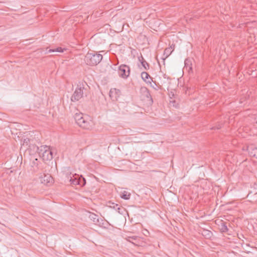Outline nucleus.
Masks as SVG:
<instances>
[{"label": "nucleus", "instance_id": "obj_1", "mask_svg": "<svg viewBox=\"0 0 257 257\" xmlns=\"http://www.w3.org/2000/svg\"><path fill=\"white\" fill-rule=\"evenodd\" d=\"M102 55L95 51L88 52L85 56L84 61L87 65L94 66L100 62Z\"/></svg>", "mask_w": 257, "mask_h": 257}, {"label": "nucleus", "instance_id": "obj_2", "mask_svg": "<svg viewBox=\"0 0 257 257\" xmlns=\"http://www.w3.org/2000/svg\"><path fill=\"white\" fill-rule=\"evenodd\" d=\"M37 151L44 161H50L53 158V152L49 146H42L37 147Z\"/></svg>", "mask_w": 257, "mask_h": 257}, {"label": "nucleus", "instance_id": "obj_3", "mask_svg": "<svg viewBox=\"0 0 257 257\" xmlns=\"http://www.w3.org/2000/svg\"><path fill=\"white\" fill-rule=\"evenodd\" d=\"M74 119L76 122L80 127L85 128L88 129L90 126V122L88 120L86 119L83 116L82 113H76L74 116Z\"/></svg>", "mask_w": 257, "mask_h": 257}, {"label": "nucleus", "instance_id": "obj_4", "mask_svg": "<svg viewBox=\"0 0 257 257\" xmlns=\"http://www.w3.org/2000/svg\"><path fill=\"white\" fill-rule=\"evenodd\" d=\"M68 179L70 184L73 185H79L80 186H83L86 183V181L84 178H79L76 174L71 176V174L70 173L68 176Z\"/></svg>", "mask_w": 257, "mask_h": 257}, {"label": "nucleus", "instance_id": "obj_5", "mask_svg": "<svg viewBox=\"0 0 257 257\" xmlns=\"http://www.w3.org/2000/svg\"><path fill=\"white\" fill-rule=\"evenodd\" d=\"M84 89V87L83 84L78 85L77 87L71 97V101L75 102L80 100L83 96Z\"/></svg>", "mask_w": 257, "mask_h": 257}, {"label": "nucleus", "instance_id": "obj_6", "mask_svg": "<svg viewBox=\"0 0 257 257\" xmlns=\"http://www.w3.org/2000/svg\"><path fill=\"white\" fill-rule=\"evenodd\" d=\"M130 68L126 65H121L119 67L118 73L123 78H126L130 75Z\"/></svg>", "mask_w": 257, "mask_h": 257}, {"label": "nucleus", "instance_id": "obj_7", "mask_svg": "<svg viewBox=\"0 0 257 257\" xmlns=\"http://www.w3.org/2000/svg\"><path fill=\"white\" fill-rule=\"evenodd\" d=\"M43 172V176H42L40 177V181L42 183H43L45 185H47L49 183H52L53 181V179L51 175L49 174H46Z\"/></svg>", "mask_w": 257, "mask_h": 257}, {"label": "nucleus", "instance_id": "obj_8", "mask_svg": "<svg viewBox=\"0 0 257 257\" xmlns=\"http://www.w3.org/2000/svg\"><path fill=\"white\" fill-rule=\"evenodd\" d=\"M120 91L119 89L116 88L111 89L109 91V96L112 98L117 99V98L119 96Z\"/></svg>", "mask_w": 257, "mask_h": 257}, {"label": "nucleus", "instance_id": "obj_9", "mask_svg": "<svg viewBox=\"0 0 257 257\" xmlns=\"http://www.w3.org/2000/svg\"><path fill=\"white\" fill-rule=\"evenodd\" d=\"M247 150L249 155L251 157H254L257 158V148L251 146L248 147Z\"/></svg>", "mask_w": 257, "mask_h": 257}, {"label": "nucleus", "instance_id": "obj_10", "mask_svg": "<svg viewBox=\"0 0 257 257\" xmlns=\"http://www.w3.org/2000/svg\"><path fill=\"white\" fill-rule=\"evenodd\" d=\"M141 77L147 83H151V82L153 81L152 78L146 72H143L141 73Z\"/></svg>", "mask_w": 257, "mask_h": 257}, {"label": "nucleus", "instance_id": "obj_11", "mask_svg": "<svg viewBox=\"0 0 257 257\" xmlns=\"http://www.w3.org/2000/svg\"><path fill=\"white\" fill-rule=\"evenodd\" d=\"M139 61L141 62L142 65L146 70L149 69V64L144 59L143 57L142 56L139 58Z\"/></svg>", "mask_w": 257, "mask_h": 257}, {"label": "nucleus", "instance_id": "obj_12", "mask_svg": "<svg viewBox=\"0 0 257 257\" xmlns=\"http://www.w3.org/2000/svg\"><path fill=\"white\" fill-rule=\"evenodd\" d=\"M108 206L116 210L118 213H121L120 210H121V208L117 204H115L111 202H109L108 203Z\"/></svg>", "mask_w": 257, "mask_h": 257}, {"label": "nucleus", "instance_id": "obj_13", "mask_svg": "<svg viewBox=\"0 0 257 257\" xmlns=\"http://www.w3.org/2000/svg\"><path fill=\"white\" fill-rule=\"evenodd\" d=\"M227 223L226 222H221L220 225H219V229L222 232H227L228 229L227 226Z\"/></svg>", "mask_w": 257, "mask_h": 257}, {"label": "nucleus", "instance_id": "obj_14", "mask_svg": "<svg viewBox=\"0 0 257 257\" xmlns=\"http://www.w3.org/2000/svg\"><path fill=\"white\" fill-rule=\"evenodd\" d=\"M120 196L121 198L125 199V200H127V199H129L130 198L131 193L126 191H123V192H122L121 193V194H120Z\"/></svg>", "mask_w": 257, "mask_h": 257}, {"label": "nucleus", "instance_id": "obj_15", "mask_svg": "<svg viewBox=\"0 0 257 257\" xmlns=\"http://www.w3.org/2000/svg\"><path fill=\"white\" fill-rule=\"evenodd\" d=\"M89 218L95 223L98 222V216L95 214H90Z\"/></svg>", "mask_w": 257, "mask_h": 257}, {"label": "nucleus", "instance_id": "obj_16", "mask_svg": "<svg viewBox=\"0 0 257 257\" xmlns=\"http://www.w3.org/2000/svg\"><path fill=\"white\" fill-rule=\"evenodd\" d=\"M55 52L62 53L63 52V49L61 47H58L56 49H50L48 51V52H49V53Z\"/></svg>", "mask_w": 257, "mask_h": 257}, {"label": "nucleus", "instance_id": "obj_17", "mask_svg": "<svg viewBox=\"0 0 257 257\" xmlns=\"http://www.w3.org/2000/svg\"><path fill=\"white\" fill-rule=\"evenodd\" d=\"M46 166L45 165V167L42 166L38 167V166L36 167V166H34V167H32L33 169H32V171L33 172H38L39 169H40L41 170H43V169L45 168Z\"/></svg>", "mask_w": 257, "mask_h": 257}, {"label": "nucleus", "instance_id": "obj_18", "mask_svg": "<svg viewBox=\"0 0 257 257\" xmlns=\"http://www.w3.org/2000/svg\"><path fill=\"white\" fill-rule=\"evenodd\" d=\"M38 166V159H35L31 164V167H34V166H36V167Z\"/></svg>", "mask_w": 257, "mask_h": 257}, {"label": "nucleus", "instance_id": "obj_19", "mask_svg": "<svg viewBox=\"0 0 257 257\" xmlns=\"http://www.w3.org/2000/svg\"><path fill=\"white\" fill-rule=\"evenodd\" d=\"M204 235L207 236L208 237H210L212 235V232L209 230H205Z\"/></svg>", "mask_w": 257, "mask_h": 257}, {"label": "nucleus", "instance_id": "obj_20", "mask_svg": "<svg viewBox=\"0 0 257 257\" xmlns=\"http://www.w3.org/2000/svg\"><path fill=\"white\" fill-rule=\"evenodd\" d=\"M137 238H138V237L137 236H128L127 240L130 242H132L131 239L135 240H136L137 239Z\"/></svg>", "mask_w": 257, "mask_h": 257}, {"label": "nucleus", "instance_id": "obj_21", "mask_svg": "<svg viewBox=\"0 0 257 257\" xmlns=\"http://www.w3.org/2000/svg\"><path fill=\"white\" fill-rule=\"evenodd\" d=\"M221 127H222V124L221 123H219L216 126H214V127H212L211 129H213V130H215V129L219 130L220 128H221Z\"/></svg>", "mask_w": 257, "mask_h": 257}, {"label": "nucleus", "instance_id": "obj_22", "mask_svg": "<svg viewBox=\"0 0 257 257\" xmlns=\"http://www.w3.org/2000/svg\"><path fill=\"white\" fill-rule=\"evenodd\" d=\"M170 50V48H167L165 50L164 53L167 54L166 58L168 57V56L169 55V54H168V53H169Z\"/></svg>", "mask_w": 257, "mask_h": 257}, {"label": "nucleus", "instance_id": "obj_23", "mask_svg": "<svg viewBox=\"0 0 257 257\" xmlns=\"http://www.w3.org/2000/svg\"><path fill=\"white\" fill-rule=\"evenodd\" d=\"M29 142L30 140L29 139H24L23 145H24L26 144V145L27 146L28 145V143H29Z\"/></svg>", "mask_w": 257, "mask_h": 257}, {"label": "nucleus", "instance_id": "obj_24", "mask_svg": "<svg viewBox=\"0 0 257 257\" xmlns=\"http://www.w3.org/2000/svg\"><path fill=\"white\" fill-rule=\"evenodd\" d=\"M154 84L156 86V87H155V86H154L153 85H151V86L152 87H153L155 90H158L160 88V86H158L156 84V82H154Z\"/></svg>", "mask_w": 257, "mask_h": 257}, {"label": "nucleus", "instance_id": "obj_25", "mask_svg": "<svg viewBox=\"0 0 257 257\" xmlns=\"http://www.w3.org/2000/svg\"><path fill=\"white\" fill-rule=\"evenodd\" d=\"M255 123H256V124H257V120L256 121Z\"/></svg>", "mask_w": 257, "mask_h": 257}]
</instances>
